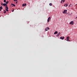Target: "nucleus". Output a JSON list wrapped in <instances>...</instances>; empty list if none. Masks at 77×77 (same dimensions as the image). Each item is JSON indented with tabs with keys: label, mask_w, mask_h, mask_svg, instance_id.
I'll list each match as a JSON object with an SVG mask.
<instances>
[{
	"label": "nucleus",
	"mask_w": 77,
	"mask_h": 77,
	"mask_svg": "<svg viewBox=\"0 0 77 77\" xmlns=\"http://www.w3.org/2000/svg\"><path fill=\"white\" fill-rule=\"evenodd\" d=\"M74 22L73 21H72L70 22L69 23V24H71L72 25H73L74 24Z\"/></svg>",
	"instance_id": "f03ea898"
},
{
	"label": "nucleus",
	"mask_w": 77,
	"mask_h": 77,
	"mask_svg": "<svg viewBox=\"0 0 77 77\" xmlns=\"http://www.w3.org/2000/svg\"><path fill=\"white\" fill-rule=\"evenodd\" d=\"M67 12V10H64V11H63V14H66V12Z\"/></svg>",
	"instance_id": "f257e3e1"
},
{
	"label": "nucleus",
	"mask_w": 77,
	"mask_h": 77,
	"mask_svg": "<svg viewBox=\"0 0 77 77\" xmlns=\"http://www.w3.org/2000/svg\"><path fill=\"white\" fill-rule=\"evenodd\" d=\"M69 37H67V40H69Z\"/></svg>",
	"instance_id": "4468645a"
},
{
	"label": "nucleus",
	"mask_w": 77,
	"mask_h": 77,
	"mask_svg": "<svg viewBox=\"0 0 77 77\" xmlns=\"http://www.w3.org/2000/svg\"><path fill=\"white\" fill-rule=\"evenodd\" d=\"M60 32L58 33V34H57L56 35V36H57V37H58V36H59V35H60Z\"/></svg>",
	"instance_id": "39448f33"
},
{
	"label": "nucleus",
	"mask_w": 77,
	"mask_h": 77,
	"mask_svg": "<svg viewBox=\"0 0 77 77\" xmlns=\"http://www.w3.org/2000/svg\"><path fill=\"white\" fill-rule=\"evenodd\" d=\"M70 5H71V4L70 5H69V7H70Z\"/></svg>",
	"instance_id": "5701e85b"
},
{
	"label": "nucleus",
	"mask_w": 77,
	"mask_h": 77,
	"mask_svg": "<svg viewBox=\"0 0 77 77\" xmlns=\"http://www.w3.org/2000/svg\"><path fill=\"white\" fill-rule=\"evenodd\" d=\"M14 10H13V11H13V12H14Z\"/></svg>",
	"instance_id": "bb28decb"
},
{
	"label": "nucleus",
	"mask_w": 77,
	"mask_h": 77,
	"mask_svg": "<svg viewBox=\"0 0 77 77\" xmlns=\"http://www.w3.org/2000/svg\"><path fill=\"white\" fill-rule=\"evenodd\" d=\"M6 0H4V3H6Z\"/></svg>",
	"instance_id": "6ab92c4d"
},
{
	"label": "nucleus",
	"mask_w": 77,
	"mask_h": 77,
	"mask_svg": "<svg viewBox=\"0 0 77 77\" xmlns=\"http://www.w3.org/2000/svg\"><path fill=\"white\" fill-rule=\"evenodd\" d=\"M49 28L48 27L46 28V29H45V31H48V30H49Z\"/></svg>",
	"instance_id": "0eeeda50"
},
{
	"label": "nucleus",
	"mask_w": 77,
	"mask_h": 77,
	"mask_svg": "<svg viewBox=\"0 0 77 77\" xmlns=\"http://www.w3.org/2000/svg\"><path fill=\"white\" fill-rule=\"evenodd\" d=\"M3 5L4 6H6L7 5L6 3H4L3 4Z\"/></svg>",
	"instance_id": "423d86ee"
},
{
	"label": "nucleus",
	"mask_w": 77,
	"mask_h": 77,
	"mask_svg": "<svg viewBox=\"0 0 77 77\" xmlns=\"http://www.w3.org/2000/svg\"><path fill=\"white\" fill-rule=\"evenodd\" d=\"M51 19V17H49L48 18V19H47V22H49V20H50V19Z\"/></svg>",
	"instance_id": "7ed1b4c3"
},
{
	"label": "nucleus",
	"mask_w": 77,
	"mask_h": 77,
	"mask_svg": "<svg viewBox=\"0 0 77 77\" xmlns=\"http://www.w3.org/2000/svg\"><path fill=\"white\" fill-rule=\"evenodd\" d=\"M8 3H9V2L8 1V2H6V4H8Z\"/></svg>",
	"instance_id": "dca6fc26"
},
{
	"label": "nucleus",
	"mask_w": 77,
	"mask_h": 77,
	"mask_svg": "<svg viewBox=\"0 0 77 77\" xmlns=\"http://www.w3.org/2000/svg\"><path fill=\"white\" fill-rule=\"evenodd\" d=\"M49 5L51 6L52 5V4L51 3L49 4Z\"/></svg>",
	"instance_id": "a211bd4d"
},
{
	"label": "nucleus",
	"mask_w": 77,
	"mask_h": 77,
	"mask_svg": "<svg viewBox=\"0 0 77 77\" xmlns=\"http://www.w3.org/2000/svg\"><path fill=\"white\" fill-rule=\"evenodd\" d=\"M1 5H2V3L1 4Z\"/></svg>",
	"instance_id": "cd10ccee"
},
{
	"label": "nucleus",
	"mask_w": 77,
	"mask_h": 77,
	"mask_svg": "<svg viewBox=\"0 0 77 77\" xmlns=\"http://www.w3.org/2000/svg\"><path fill=\"white\" fill-rule=\"evenodd\" d=\"M5 10H6V11H8V9H5Z\"/></svg>",
	"instance_id": "2eb2a0df"
},
{
	"label": "nucleus",
	"mask_w": 77,
	"mask_h": 77,
	"mask_svg": "<svg viewBox=\"0 0 77 77\" xmlns=\"http://www.w3.org/2000/svg\"><path fill=\"white\" fill-rule=\"evenodd\" d=\"M17 2H16V4H17Z\"/></svg>",
	"instance_id": "b1692460"
},
{
	"label": "nucleus",
	"mask_w": 77,
	"mask_h": 77,
	"mask_svg": "<svg viewBox=\"0 0 77 77\" xmlns=\"http://www.w3.org/2000/svg\"><path fill=\"white\" fill-rule=\"evenodd\" d=\"M64 0H61V2H64Z\"/></svg>",
	"instance_id": "f3484780"
},
{
	"label": "nucleus",
	"mask_w": 77,
	"mask_h": 77,
	"mask_svg": "<svg viewBox=\"0 0 77 77\" xmlns=\"http://www.w3.org/2000/svg\"><path fill=\"white\" fill-rule=\"evenodd\" d=\"M65 38L64 37H60V39L61 40H63L64 38Z\"/></svg>",
	"instance_id": "20e7f679"
},
{
	"label": "nucleus",
	"mask_w": 77,
	"mask_h": 77,
	"mask_svg": "<svg viewBox=\"0 0 77 77\" xmlns=\"http://www.w3.org/2000/svg\"><path fill=\"white\" fill-rule=\"evenodd\" d=\"M26 6V4H22V7H23Z\"/></svg>",
	"instance_id": "6e6552de"
},
{
	"label": "nucleus",
	"mask_w": 77,
	"mask_h": 77,
	"mask_svg": "<svg viewBox=\"0 0 77 77\" xmlns=\"http://www.w3.org/2000/svg\"><path fill=\"white\" fill-rule=\"evenodd\" d=\"M64 6L66 7L68 6V4H66L64 5Z\"/></svg>",
	"instance_id": "1a4fd4ad"
},
{
	"label": "nucleus",
	"mask_w": 77,
	"mask_h": 77,
	"mask_svg": "<svg viewBox=\"0 0 77 77\" xmlns=\"http://www.w3.org/2000/svg\"><path fill=\"white\" fill-rule=\"evenodd\" d=\"M57 33H58V32L57 31H56L55 32H54V34H56Z\"/></svg>",
	"instance_id": "ddd939ff"
},
{
	"label": "nucleus",
	"mask_w": 77,
	"mask_h": 77,
	"mask_svg": "<svg viewBox=\"0 0 77 77\" xmlns=\"http://www.w3.org/2000/svg\"><path fill=\"white\" fill-rule=\"evenodd\" d=\"M66 41H69V42L70 41V40H66Z\"/></svg>",
	"instance_id": "412c9836"
},
{
	"label": "nucleus",
	"mask_w": 77,
	"mask_h": 77,
	"mask_svg": "<svg viewBox=\"0 0 77 77\" xmlns=\"http://www.w3.org/2000/svg\"><path fill=\"white\" fill-rule=\"evenodd\" d=\"M2 9H3V8L2 7H0V11H1Z\"/></svg>",
	"instance_id": "9d476101"
},
{
	"label": "nucleus",
	"mask_w": 77,
	"mask_h": 77,
	"mask_svg": "<svg viewBox=\"0 0 77 77\" xmlns=\"http://www.w3.org/2000/svg\"><path fill=\"white\" fill-rule=\"evenodd\" d=\"M4 13H6V11L4 10Z\"/></svg>",
	"instance_id": "aec40b11"
},
{
	"label": "nucleus",
	"mask_w": 77,
	"mask_h": 77,
	"mask_svg": "<svg viewBox=\"0 0 77 77\" xmlns=\"http://www.w3.org/2000/svg\"><path fill=\"white\" fill-rule=\"evenodd\" d=\"M76 18H77V17H75V19H76Z\"/></svg>",
	"instance_id": "393cba45"
},
{
	"label": "nucleus",
	"mask_w": 77,
	"mask_h": 77,
	"mask_svg": "<svg viewBox=\"0 0 77 77\" xmlns=\"http://www.w3.org/2000/svg\"><path fill=\"white\" fill-rule=\"evenodd\" d=\"M5 8H6L5 9H8V8L7 6H6V7H5Z\"/></svg>",
	"instance_id": "9b49d317"
},
{
	"label": "nucleus",
	"mask_w": 77,
	"mask_h": 77,
	"mask_svg": "<svg viewBox=\"0 0 77 77\" xmlns=\"http://www.w3.org/2000/svg\"><path fill=\"white\" fill-rule=\"evenodd\" d=\"M11 5H12L13 6H14V7H15V5L14 4H11Z\"/></svg>",
	"instance_id": "f8f14e48"
},
{
	"label": "nucleus",
	"mask_w": 77,
	"mask_h": 77,
	"mask_svg": "<svg viewBox=\"0 0 77 77\" xmlns=\"http://www.w3.org/2000/svg\"><path fill=\"white\" fill-rule=\"evenodd\" d=\"M17 0H14V2H16L17 1Z\"/></svg>",
	"instance_id": "4be33fe9"
},
{
	"label": "nucleus",
	"mask_w": 77,
	"mask_h": 77,
	"mask_svg": "<svg viewBox=\"0 0 77 77\" xmlns=\"http://www.w3.org/2000/svg\"><path fill=\"white\" fill-rule=\"evenodd\" d=\"M62 1H61V3H62Z\"/></svg>",
	"instance_id": "a878e982"
},
{
	"label": "nucleus",
	"mask_w": 77,
	"mask_h": 77,
	"mask_svg": "<svg viewBox=\"0 0 77 77\" xmlns=\"http://www.w3.org/2000/svg\"><path fill=\"white\" fill-rule=\"evenodd\" d=\"M0 17H1V15H0Z\"/></svg>",
	"instance_id": "c85d7f7f"
}]
</instances>
